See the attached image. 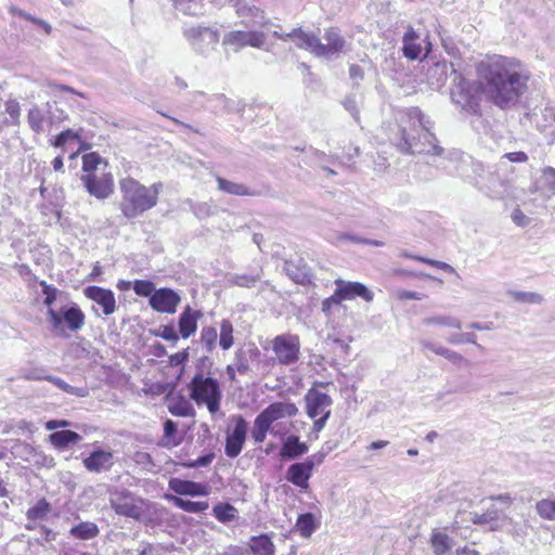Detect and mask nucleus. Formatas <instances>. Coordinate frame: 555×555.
<instances>
[{
  "label": "nucleus",
  "mask_w": 555,
  "mask_h": 555,
  "mask_svg": "<svg viewBox=\"0 0 555 555\" xmlns=\"http://www.w3.org/2000/svg\"><path fill=\"white\" fill-rule=\"evenodd\" d=\"M479 74L486 99L502 109L517 104L526 92L530 78L519 61L507 57H499L488 64H481Z\"/></svg>",
  "instance_id": "f257e3e1"
},
{
  "label": "nucleus",
  "mask_w": 555,
  "mask_h": 555,
  "mask_svg": "<svg viewBox=\"0 0 555 555\" xmlns=\"http://www.w3.org/2000/svg\"><path fill=\"white\" fill-rule=\"evenodd\" d=\"M405 125L401 127V138L397 147L404 154H427L441 156L443 147L430 131L431 121L418 107H410L405 114Z\"/></svg>",
  "instance_id": "f03ea898"
},
{
  "label": "nucleus",
  "mask_w": 555,
  "mask_h": 555,
  "mask_svg": "<svg viewBox=\"0 0 555 555\" xmlns=\"http://www.w3.org/2000/svg\"><path fill=\"white\" fill-rule=\"evenodd\" d=\"M119 184L121 192L120 210L128 219L137 218L155 207L158 195L163 190V183L160 182L145 186L130 177L121 179Z\"/></svg>",
  "instance_id": "7ed1b4c3"
},
{
  "label": "nucleus",
  "mask_w": 555,
  "mask_h": 555,
  "mask_svg": "<svg viewBox=\"0 0 555 555\" xmlns=\"http://www.w3.org/2000/svg\"><path fill=\"white\" fill-rule=\"evenodd\" d=\"M475 184L487 196L493 199L506 197L512 188L509 175L512 168L505 160H499L493 166L485 167L481 163L473 164Z\"/></svg>",
  "instance_id": "20e7f679"
},
{
  "label": "nucleus",
  "mask_w": 555,
  "mask_h": 555,
  "mask_svg": "<svg viewBox=\"0 0 555 555\" xmlns=\"http://www.w3.org/2000/svg\"><path fill=\"white\" fill-rule=\"evenodd\" d=\"M190 398L197 404H205L211 414L220 410L222 391L219 382L206 376L202 369H198L188 384Z\"/></svg>",
  "instance_id": "39448f33"
},
{
  "label": "nucleus",
  "mask_w": 555,
  "mask_h": 555,
  "mask_svg": "<svg viewBox=\"0 0 555 555\" xmlns=\"http://www.w3.org/2000/svg\"><path fill=\"white\" fill-rule=\"evenodd\" d=\"M47 318L51 325V331L60 337L68 336L65 331L66 327L74 333L80 331L86 320L85 313L76 304L63 306L57 311L50 308L47 311Z\"/></svg>",
  "instance_id": "423d86ee"
},
{
  "label": "nucleus",
  "mask_w": 555,
  "mask_h": 555,
  "mask_svg": "<svg viewBox=\"0 0 555 555\" xmlns=\"http://www.w3.org/2000/svg\"><path fill=\"white\" fill-rule=\"evenodd\" d=\"M482 89V81L468 80L459 74L454 77V83L451 88V99L454 104L462 109L477 114L479 112L480 91Z\"/></svg>",
  "instance_id": "0eeeda50"
},
{
  "label": "nucleus",
  "mask_w": 555,
  "mask_h": 555,
  "mask_svg": "<svg viewBox=\"0 0 555 555\" xmlns=\"http://www.w3.org/2000/svg\"><path fill=\"white\" fill-rule=\"evenodd\" d=\"M109 504L117 515L132 518L134 520H141L146 503L144 499L127 489H122L111 493Z\"/></svg>",
  "instance_id": "6e6552de"
},
{
  "label": "nucleus",
  "mask_w": 555,
  "mask_h": 555,
  "mask_svg": "<svg viewBox=\"0 0 555 555\" xmlns=\"http://www.w3.org/2000/svg\"><path fill=\"white\" fill-rule=\"evenodd\" d=\"M183 36L191 47L202 55H208L219 42L218 30L201 25L184 28Z\"/></svg>",
  "instance_id": "1a4fd4ad"
},
{
  "label": "nucleus",
  "mask_w": 555,
  "mask_h": 555,
  "mask_svg": "<svg viewBox=\"0 0 555 555\" xmlns=\"http://www.w3.org/2000/svg\"><path fill=\"white\" fill-rule=\"evenodd\" d=\"M248 424L246 420L237 414L230 418L227 429L224 453L230 459L240 455L246 441Z\"/></svg>",
  "instance_id": "9d476101"
},
{
  "label": "nucleus",
  "mask_w": 555,
  "mask_h": 555,
  "mask_svg": "<svg viewBox=\"0 0 555 555\" xmlns=\"http://www.w3.org/2000/svg\"><path fill=\"white\" fill-rule=\"evenodd\" d=\"M272 350L282 365H291L299 360V337L292 334L278 335L272 340Z\"/></svg>",
  "instance_id": "9b49d317"
},
{
  "label": "nucleus",
  "mask_w": 555,
  "mask_h": 555,
  "mask_svg": "<svg viewBox=\"0 0 555 555\" xmlns=\"http://www.w3.org/2000/svg\"><path fill=\"white\" fill-rule=\"evenodd\" d=\"M81 181L90 195L105 199L114 192V181L111 172H91L81 176Z\"/></svg>",
  "instance_id": "f8f14e48"
},
{
  "label": "nucleus",
  "mask_w": 555,
  "mask_h": 555,
  "mask_svg": "<svg viewBox=\"0 0 555 555\" xmlns=\"http://www.w3.org/2000/svg\"><path fill=\"white\" fill-rule=\"evenodd\" d=\"M336 289L332 295L334 304L338 305L344 300H351L356 297H361L365 301L371 302L374 298L373 293L360 282H346L344 280H336Z\"/></svg>",
  "instance_id": "ddd939ff"
},
{
  "label": "nucleus",
  "mask_w": 555,
  "mask_h": 555,
  "mask_svg": "<svg viewBox=\"0 0 555 555\" xmlns=\"http://www.w3.org/2000/svg\"><path fill=\"white\" fill-rule=\"evenodd\" d=\"M266 42V35L261 31H243L233 30L223 37L222 43L224 46L233 47L235 51L250 46L254 48L261 49Z\"/></svg>",
  "instance_id": "4468645a"
},
{
  "label": "nucleus",
  "mask_w": 555,
  "mask_h": 555,
  "mask_svg": "<svg viewBox=\"0 0 555 555\" xmlns=\"http://www.w3.org/2000/svg\"><path fill=\"white\" fill-rule=\"evenodd\" d=\"M54 115L49 102L40 106L33 104L27 112V124L30 130L36 134L46 132V126L52 125Z\"/></svg>",
  "instance_id": "2eb2a0df"
},
{
  "label": "nucleus",
  "mask_w": 555,
  "mask_h": 555,
  "mask_svg": "<svg viewBox=\"0 0 555 555\" xmlns=\"http://www.w3.org/2000/svg\"><path fill=\"white\" fill-rule=\"evenodd\" d=\"M149 301L153 310L160 313L172 314L176 312L181 297L173 289L162 287L154 292Z\"/></svg>",
  "instance_id": "dca6fc26"
},
{
  "label": "nucleus",
  "mask_w": 555,
  "mask_h": 555,
  "mask_svg": "<svg viewBox=\"0 0 555 555\" xmlns=\"http://www.w3.org/2000/svg\"><path fill=\"white\" fill-rule=\"evenodd\" d=\"M531 122L535 128L544 134L547 143L555 141V108L545 106L539 112H534L531 116Z\"/></svg>",
  "instance_id": "f3484780"
},
{
  "label": "nucleus",
  "mask_w": 555,
  "mask_h": 555,
  "mask_svg": "<svg viewBox=\"0 0 555 555\" xmlns=\"http://www.w3.org/2000/svg\"><path fill=\"white\" fill-rule=\"evenodd\" d=\"M305 402L306 412L310 418H317L323 415L333 404V400L327 393L321 392L314 388L309 389L305 395Z\"/></svg>",
  "instance_id": "a211bd4d"
},
{
  "label": "nucleus",
  "mask_w": 555,
  "mask_h": 555,
  "mask_svg": "<svg viewBox=\"0 0 555 555\" xmlns=\"http://www.w3.org/2000/svg\"><path fill=\"white\" fill-rule=\"evenodd\" d=\"M83 294L87 298L100 305L105 315H109L116 310L115 295L111 289L100 286H88L83 289Z\"/></svg>",
  "instance_id": "6ab92c4d"
},
{
  "label": "nucleus",
  "mask_w": 555,
  "mask_h": 555,
  "mask_svg": "<svg viewBox=\"0 0 555 555\" xmlns=\"http://www.w3.org/2000/svg\"><path fill=\"white\" fill-rule=\"evenodd\" d=\"M113 464V453L100 448L93 450L89 456L83 459L86 469L96 474L109 470Z\"/></svg>",
  "instance_id": "aec40b11"
},
{
  "label": "nucleus",
  "mask_w": 555,
  "mask_h": 555,
  "mask_svg": "<svg viewBox=\"0 0 555 555\" xmlns=\"http://www.w3.org/2000/svg\"><path fill=\"white\" fill-rule=\"evenodd\" d=\"M323 38L326 43L322 44V59L332 60L338 57L345 49V38L335 28L326 29Z\"/></svg>",
  "instance_id": "412c9836"
},
{
  "label": "nucleus",
  "mask_w": 555,
  "mask_h": 555,
  "mask_svg": "<svg viewBox=\"0 0 555 555\" xmlns=\"http://www.w3.org/2000/svg\"><path fill=\"white\" fill-rule=\"evenodd\" d=\"M298 413L297 406L292 402H273L262 410L259 415L270 425L273 422L284 418L292 417Z\"/></svg>",
  "instance_id": "4be33fe9"
},
{
  "label": "nucleus",
  "mask_w": 555,
  "mask_h": 555,
  "mask_svg": "<svg viewBox=\"0 0 555 555\" xmlns=\"http://www.w3.org/2000/svg\"><path fill=\"white\" fill-rule=\"evenodd\" d=\"M287 36H295V43L297 48L307 50L314 54L317 57H322V42L318 36L312 33H307L301 28H295L287 34Z\"/></svg>",
  "instance_id": "5701e85b"
},
{
  "label": "nucleus",
  "mask_w": 555,
  "mask_h": 555,
  "mask_svg": "<svg viewBox=\"0 0 555 555\" xmlns=\"http://www.w3.org/2000/svg\"><path fill=\"white\" fill-rule=\"evenodd\" d=\"M449 69H451V74H453L454 77L459 75L454 65L447 61L436 62L428 68L426 77L433 89H440L446 83Z\"/></svg>",
  "instance_id": "b1692460"
},
{
  "label": "nucleus",
  "mask_w": 555,
  "mask_h": 555,
  "mask_svg": "<svg viewBox=\"0 0 555 555\" xmlns=\"http://www.w3.org/2000/svg\"><path fill=\"white\" fill-rule=\"evenodd\" d=\"M312 472L305 462H297L287 468L286 480L302 490H307Z\"/></svg>",
  "instance_id": "393cba45"
},
{
  "label": "nucleus",
  "mask_w": 555,
  "mask_h": 555,
  "mask_svg": "<svg viewBox=\"0 0 555 555\" xmlns=\"http://www.w3.org/2000/svg\"><path fill=\"white\" fill-rule=\"evenodd\" d=\"M203 317L202 311L188 306L179 317L178 326L182 338L186 339L197 330V322Z\"/></svg>",
  "instance_id": "a878e982"
},
{
  "label": "nucleus",
  "mask_w": 555,
  "mask_h": 555,
  "mask_svg": "<svg viewBox=\"0 0 555 555\" xmlns=\"http://www.w3.org/2000/svg\"><path fill=\"white\" fill-rule=\"evenodd\" d=\"M169 488L175 493L180 495L197 496L208 494V490L205 485L191 480H182L179 478H172L169 481Z\"/></svg>",
  "instance_id": "bb28decb"
},
{
  "label": "nucleus",
  "mask_w": 555,
  "mask_h": 555,
  "mask_svg": "<svg viewBox=\"0 0 555 555\" xmlns=\"http://www.w3.org/2000/svg\"><path fill=\"white\" fill-rule=\"evenodd\" d=\"M308 452V446L298 436L291 435L282 443L280 455L285 460L297 459Z\"/></svg>",
  "instance_id": "cd10ccee"
},
{
  "label": "nucleus",
  "mask_w": 555,
  "mask_h": 555,
  "mask_svg": "<svg viewBox=\"0 0 555 555\" xmlns=\"http://www.w3.org/2000/svg\"><path fill=\"white\" fill-rule=\"evenodd\" d=\"M402 43V52L406 59L411 61L420 59L423 50L421 38L412 27H409L408 31L404 34Z\"/></svg>",
  "instance_id": "c85d7f7f"
},
{
  "label": "nucleus",
  "mask_w": 555,
  "mask_h": 555,
  "mask_svg": "<svg viewBox=\"0 0 555 555\" xmlns=\"http://www.w3.org/2000/svg\"><path fill=\"white\" fill-rule=\"evenodd\" d=\"M418 343L424 351L429 350L437 356H441V357L446 358L447 360H449L450 362H452L454 364H460L462 362H466L465 358L462 354H460L459 352H456L452 349H449L447 347H443L441 345L435 344L429 339L423 338V339H420Z\"/></svg>",
  "instance_id": "c756f323"
},
{
  "label": "nucleus",
  "mask_w": 555,
  "mask_h": 555,
  "mask_svg": "<svg viewBox=\"0 0 555 555\" xmlns=\"http://www.w3.org/2000/svg\"><path fill=\"white\" fill-rule=\"evenodd\" d=\"M472 521L475 525H488L491 530H496L499 528V520L502 516V513L499 508L495 507L494 504H491L486 512L479 514L477 512L470 513Z\"/></svg>",
  "instance_id": "7c9ffc66"
},
{
  "label": "nucleus",
  "mask_w": 555,
  "mask_h": 555,
  "mask_svg": "<svg viewBox=\"0 0 555 555\" xmlns=\"http://www.w3.org/2000/svg\"><path fill=\"white\" fill-rule=\"evenodd\" d=\"M82 437L73 430H59L49 435V441L53 447L60 450L69 448L73 444L78 443Z\"/></svg>",
  "instance_id": "2f4dec72"
},
{
  "label": "nucleus",
  "mask_w": 555,
  "mask_h": 555,
  "mask_svg": "<svg viewBox=\"0 0 555 555\" xmlns=\"http://www.w3.org/2000/svg\"><path fill=\"white\" fill-rule=\"evenodd\" d=\"M248 547L255 555L275 554V545L271 538L266 533L251 537L248 542Z\"/></svg>",
  "instance_id": "473e14b6"
},
{
  "label": "nucleus",
  "mask_w": 555,
  "mask_h": 555,
  "mask_svg": "<svg viewBox=\"0 0 555 555\" xmlns=\"http://www.w3.org/2000/svg\"><path fill=\"white\" fill-rule=\"evenodd\" d=\"M99 533L98 525L92 521H81L69 530V534L78 540H91L98 537Z\"/></svg>",
  "instance_id": "72a5a7b5"
},
{
  "label": "nucleus",
  "mask_w": 555,
  "mask_h": 555,
  "mask_svg": "<svg viewBox=\"0 0 555 555\" xmlns=\"http://www.w3.org/2000/svg\"><path fill=\"white\" fill-rule=\"evenodd\" d=\"M218 189L224 193L237 196H253L255 192L242 183H236L221 177H217Z\"/></svg>",
  "instance_id": "f704fd0d"
},
{
  "label": "nucleus",
  "mask_w": 555,
  "mask_h": 555,
  "mask_svg": "<svg viewBox=\"0 0 555 555\" xmlns=\"http://www.w3.org/2000/svg\"><path fill=\"white\" fill-rule=\"evenodd\" d=\"M166 498L170 500L177 507L188 513L198 514L205 512L209 507L208 502H195L184 500L176 495H167Z\"/></svg>",
  "instance_id": "c9c22d12"
},
{
  "label": "nucleus",
  "mask_w": 555,
  "mask_h": 555,
  "mask_svg": "<svg viewBox=\"0 0 555 555\" xmlns=\"http://www.w3.org/2000/svg\"><path fill=\"white\" fill-rule=\"evenodd\" d=\"M430 544L436 555H446L452 547V542L449 535L439 530L433 531Z\"/></svg>",
  "instance_id": "e433bc0d"
},
{
  "label": "nucleus",
  "mask_w": 555,
  "mask_h": 555,
  "mask_svg": "<svg viewBox=\"0 0 555 555\" xmlns=\"http://www.w3.org/2000/svg\"><path fill=\"white\" fill-rule=\"evenodd\" d=\"M422 323L427 326L437 325V326H447L455 330L462 328V322L452 315H431L426 317L422 320Z\"/></svg>",
  "instance_id": "4c0bfd02"
},
{
  "label": "nucleus",
  "mask_w": 555,
  "mask_h": 555,
  "mask_svg": "<svg viewBox=\"0 0 555 555\" xmlns=\"http://www.w3.org/2000/svg\"><path fill=\"white\" fill-rule=\"evenodd\" d=\"M296 528L300 535L309 538L317 529L315 517L312 513H305L298 516Z\"/></svg>",
  "instance_id": "58836bf2"
},
{
  "label": "nucleus",
  "mask_w": 555,
  "mask_h": 555,
  "mask_svg": "<svg viewBox=\"0 0 555 555\" xmlns=\"http://www.w3.org/2000/svg\"><path fill=\"white\" fill-rule=\"evenodd\" d=\"M214 516L222 524L234 520L237 516V509L230 503H218L212 508Z\"/></svg>",
  "instance_id": "ea45409f"
},
{
  "label": "nucleus",
  "mask_w": 555,
  "mask_h": 555,
  "mask_svg": "<svg viewBox=\"0 0 555 555\" xmlns=\"http://www.w3.org/2000/svg\"><path fill=\"white\" fill-rule=\"evenodd\" d=\"M44 379L50 382L51 384H53L61 390L65 391L66 393H69V395L78 397V398L87 397L89 393L86 388L74 387V386L67 384L62 378L56 377V376L48 375L44 377Z\"/></svg>",
  "instance_id": "a19ab883"
},
{
  "label": "nucleus",
  "mask_w": 555,
  "mask_h": 555,
  "mask_svg": "<svg viewBox=\"0 0 555 555\" xmlns=\"http://www.w3.org/2000/svg\"><path fill=\"white\" fill-rule=\"evenodd\" d=\"M51 505L46 499H40L33 507L28 508L26 517L29 520H42L47 518Z\"/></svg>",
  "instance_id": "79ce46f5"
},
{
  "label": "nucleus",
  "mask_w": 555,
  "mask_h": 555,
  "mask_svg": "<svg viewBox=\"0 0 555 555\" xmlns=\"http://www.w3.org/2000/svg\"><path fill=\"white\" fill-rule=\"evenodd\" d=\"M233 325L229 320L223 319L220 322L219 345L223 350H228L233 346Z\"/></svg>",
  "instance_id": "37998d69"
},
{
  "label": "nucleus",
  "mask_w": 555,
  "mask_h": 555,
  "mask_svg": "<svg viewBox=\"0 0 555 555\" xmlns=\"http://www.w3.org/2000/svg\"><path fill=\"white\" fill-rule=\"evenodd\" d=\"M271 425L267 423L259 414L254 421L251 429V438L256 443H262L266 440L267 434L270 430Z\"/></svg>",
  "instance_id": "c03bdc74"
},
{
  "label": "nucleus",
  "mask_w": 555,
  "mask_h": 555,
  "mask_svg": "<svg viewBox=\"0 0 555 555\" xmlns=\"http://www.w3.org/2000/svg\"><path fill=\"white\" fill-rule=\"evenodd\" d=\"M178 11L186 15H198L202 13V0H175Z\"/></svg>",
  "instance_id": "a18cd8bd"
},
{
  "label": "nucleus",
  "mask_w": 555,
  "mask_h": 555,
  "mask_svg": "<svg viewBox=\"0 0 555 555\" xmlns=\"http://www.w3.org/2000/svg\"><path fill=\"white\" fill-rule=\"evenodd\" d=\"M260 281V275L259 274H255V275H250V274H231L229 278H228V283L230 285H233V286H238V287H253L256 285L257 282Z\"/></svg>",
  "instance_id": "49530a36"
},
{
  "label": "nucleus",
  "mask_w": 555,
  "mask_h": 555,
  "mask_svg": "<svg viewBox=\"0 0 555 555\" xmlns=\"http://www.w3.org/2000/svg\"><path fill=\"white\" fill-rule=\"evenodd\" d=\"M5 113L9 115V119L4 122L10 126H20L21 124V105L20 103L12 99L8 100L4 104Z\"/></svg>",
  "instance_id": "de8ad7c7"
},
{
  "label": "nucleus",
  "mask_w": 555,
  "mask_h": 555,
  "mask_svg": "<svg viewBox=\"0 0 555 555\" xmlns=\"http://www.w3.org/2000/svg\"><path fill=\"white\" fill-rule=\"evenodd\" d=\"M535 509L543 519L555 520V499H543L537 502Z\"/></svg>",
  "instance_id": "09e8293b"
},
{
  "label": "nucleus",
  "mask_w": 555,
  "mask_h": 555,
  "mask_svg": "<svg viewBox=\"0 0 555 555\" xmlns=\"http://www.w3.org/2000/svg\"><path fill=\"white\" fill-rule=\"evenodd\" d=\"M515 301L526 302V304H537L540 305L543 302L542 295L533 292H518V291H509L507 293Z\"/></svg>",
  "instance_id": "8fccbe9b"
},
{
  "label": "nucleus",
  "mask_w": 555,
  "mask_h": 555,
  "mask_svg": "<svg viewBox=\"0 0 555 555\" xmlns=\"http://www.w3.org/2000/svg\"><path fill=\"white\" fill-rule=\"evenodd\" d=\"M217 330L214 326H204L201 331V343L211 352L217 346Z\"/></svg>",
  "instance_id": "3c124183"
},
{
  "label": "nucleus",
  "mask_w": 555,
  "mask_h": 555,
  "mask_svg": "<svg viewBox=\"0 0 555 555\" xmlns=\"http://www.w3.org/2000/svg\"><path fill=\"white\" fill-rule=\"evenodd\" d=\"M102 164V158L96 153H88L82 157V170L85 175L91 172H99V166Z\"/></svg>",
  "instance_id": "603ef678"
},
{
  "label": "nucleus",
  "mask_w": 555,
  "mask_h": 555,
  "mask_svg": "<svg viewBox=\"0 0 555 555\" xmlns=\"http://www.w3.org/2000/svg\"><path fill=\"white\" fill-rule=\"evenodd\" d=\"M447 341L451 345H461V344H474L478 349H483V347L476 341V335L474 333H457L452 334L447 338Z\"/></svg>",
  "instance_id": "864d4df0"
},
{
  "label": "nucleus",
  "mask_w": 555,
  "mask_h": 555,
  "mask_svg": "<svg viewBox=\"0 0 555 555\" xmlns=\"http://www.w3.org/2000/svg\"><path fill=\"white\" fill-rule=\"evenodd\" d=\"M133 291L138 296L151 298L156 289L154 283L150 280H135Z\"/></svg>",
  "instance_id": "5fc2aeb1"
},
{
  "label": "nucleus",
  "mask_w": 555,
  "mask_h": 555,
  "mask_svg": "<svg viewBox=\"0 0 555 555\" xmlns=\"http://www.w3.org/2000/svg\"><path fill=\"white\" fill-rule=\"evenodd\" d=\"M233 364L240 374H242V375L247 374L249 372V360H248L247 352L243 349H238L235 352Z\"/></svg>",
  "instance_id": "6e6d98bb"
},
{
  "label": "nucleus",
  "mask_w": 555,
  "mask_h": 555,
  "mask_svg": "<svg viewBox=\"0 0 555 555\" xmlns=\"http://www.w3.org/2000/svg\"><path fill=\"white\" fill-rule=\"evenodd\" d=\"M39 284L42 288V293L46 296L43 299V305L47 306V308L49 310L50 308H52V305L56 300V297H57V294L60 293V291L56 287L48 284L46 281H40Z\"/></svg>",
  "instance_id": "4d7b16f0"
},
{
  "label": "nucleus",
  "mask_w": 555,
  "mask_h": 555,
  "mask_svg": "<svg viewBox=\"0 0 555 555\" xmlns=\"http://www.w3.org/2000/svg\"><path fill=\"white\" fill-rule=\"evenodd\" d=\"M153 334L171 343H177L179 339V336L172 325H162L154 331Z\"/></svg>",
  "instance_id": "13d9d810"
},
{
  "label": "nucleus",
  "mask_w": 555,
  "mask_h": 555,
  "mask_svg": "<svg viewBox=\"0 0 555 555\" xmlns=\"http://www.w3.org/2000/svg\"><path fill=\"white\" fill-rule=\"evenodd\" d=\"M79 134L73 129H66L59 133L52 141V145L55 147H63L69 140L78 139Z\"/></svg>",
  "instance_id": "bf43d9fd"
},
{
  "label": "nucleus",
  "mask_w": 555,
  "mask_h": 555,
  "mask_svg": "<svg viewBox=\"0 0 555 555\" xmlns=\"http://www.w3.org/2000/svg\"><path fill=\"white\" fill-rule=\"evenodd\" d=\"M209 100L216 103V105L214 106L215 108H220L229 113L235 111L233 107H228V103H234V100L228 99L224 94H214Z\"/></svg>",
  "instance_id": "052dcab7"
},
{
  "label": "nucleus",
  "mask_w": 555,
  "mask_h": 555,
  "mask_svg": "<svg viewBox=\"0 0 555 555\" xmlns=\"http://www.w3.org/2000/svg\"><path fill=\"white\" fill-rule=\"evenodd\" d=\"M13 449L15 450L16 456L26 461L29 460V457L35 453V449L30 444L25 442L15 443Z\"/></svg>",
  "instance_id": "680f3d73"
},
{
  "label": "nucleus",
  "mask_w": 555,
  "mask_h": 555,
  "mask_svg": "<svg viewBox=\"0 0 555 555\" xmlns=\"http://www.w3.org/2000/svg\"><path fill=\"white\" fill-rule=\"evenodd\" d=\"M286 271L288 273V275L293 279V281H295L296 283H305V281L308 279V274H307V271L306 269H296L295 271L293 270V266L288 262H286Z\"/></svg>",
  "instance_id": "e2e57ef3"
},
{
  "label": "nucleus",
  "mask_w": 555,
  "mask_h": 555,
  "mask_svg": "<svg viewBox=\"0 0 555 555\" xmlns=\"http://www.w3.org/2000/svg\"><path fill=\"white\" fill-rule=\"evenodd\" d=\"M169 411L176 416H190L193 412V409L188 403H178L170 405Z\"/></svg>",
  "instance_id": "0e129e2a"
},
{
  "label": "nucleus",
  "mask_w": 555,
  "mask_h": 555,
  "mask_svg": "<svg viewBox=\"0 0 555 555\" xmlns=\"http://www.w3.org/2000/svg\"><path fill=\"white\" fill-rule=\"evenodd\" d=\"M214 457H215L214 453H207L205 455H202V456L197 457L194 461L189 462L186 464V466L190 467V468L206 467V466L210 465V463L212 462Z\"/></svg>",
  "instance_id": "69168bd1"
},
{
  "label": "nucleus",
  "mask_w": 555,
  "mask_h": 555,
  "mask_svg": "<svg viewBox=\"0 0 555 555\" xmlns=\"http://www.w3.org/2000/svg\"><path fill=\"white\" fill-rule=\"evenodd\" d=\"M500 160H505L508 163H526L528 160V155L524 152H511L504 154Z\"/></svg>",
  "instance_id": "338daca9"
},
{
  "label": "nucleus",
  "mask_w": 555,
  "mask_h": 555,
  "mask_svg": "<svg viewBox=\"0 0 555 555\" xmlns=\"http://www.w3.org/2000/svg\"><path fill=\"white\" fill-rule=\"evenodd\" d=\"M543 179L548 185V189L555 193V169L553 167H546L543 170Z\"/></svg>",
  "instance_id": "774afa93"
}]
</instances>
